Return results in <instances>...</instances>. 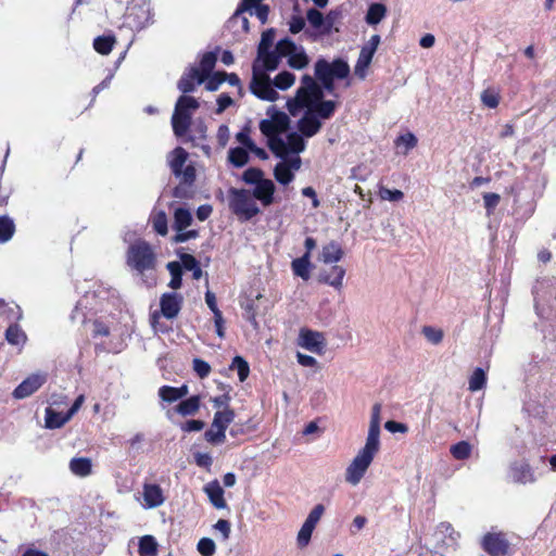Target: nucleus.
<instances>
[{
	"mask_svg": "<svg viewBox=\"0 0 556 556\" xmlns=\"http://www.w3.org/2000/svg\"><path fill=\"white\" fill-rule=\"evenodd\" d=\"M323 98L321 87L313 77L304 75L295 97L287 102V108L293 116L300 114L302 110H306V113L298 123V128L307 138L319 131L321 123L318 117L326 119L334 112L336 102L323 101Z\"/></svg>",
	"mask_w": 556,
	"mask_h": 556,
	"instance_id": "obj_1",
	"label": "nucleus"
},
{
	"mask_svg": "<svg viewBox=\"0 0 556 556\" xmlns=\"http://www.w3.org/2000/svg\"><path fill=\"white\" fill-rule=\"evenodd\" d=\"M267 116L268 118L260 123V129L268 138L269 148L276 156L299 154L305 150V142L300 134H285L289 126L286 113L270 108Z\"/></svg>",
	"mask_w": 556,
	"mask_h": 556,
	"instance_id": "obj_2",
	"label": "nucleus"
},
{
	"mask_svg": "<svg viewBox=\"0 0 556 556\" xmlns=\"http://www.w3.org/2000/svg\"><path fill=\"white\" fill-rule=\"evenodd\" d=\"M379 450L380 445L365 442L345 468L344 480L348 484L355 486L362 481Z\"/></svg>",
	"mask_w": 556,
	"mask_h": 556,
	"instance_id": "obj_3",
	"label": "nucleus"
},
{
	"mask_svg": "<svg viewBox=\"0 0 556 556\" xmlns=\"http://www.w3.org/2000/svg\"><path fill=\"white\" fill-rule=\"evenodd\" d=\"M199 102L190 96H181L175 105L172 116L173 130L176 136H184L189 129L191 117L198 110Z\"/></svg>",
	"mask_w": 556,
	"mask_h": 556,
	"instance_id": "obj_4",
	"label": "nucleus"
},
{
	"mask_svg": "<svg viewBox=\"0 0 556 556\" xmlns=\"http://www.w3.org/2000/svg\"><path fill=\"white\" fill-rule=\"evenodd\" d=\"M350 73L349 64L343 60H336L332 63L320 59L315 64V75L323 83L325 89H333V79L345 78Z\"/></svg>",
	"mask_w": 556,
	"mask_h": 556,
	"instance_id": "obj_5",
	"label": "nucleus"
},
{
	"mask_svg": "<svg viewBox=\"0 0 556 556\" xmlns=\"http://www.w3.org/2000/svg\"><path fill=\"white\" fill-rule=\"evenodd\" d=\"M126 261L129 267L142 274L154 268L155 254L147 242L137 241L128 248Z\"/></svg>",
	"mask_w": 556,
	"mask_h": 556,
	"instance_id": "obj_6",
	"label": "nucleus"
},
{
	"mask_svg": "<svg viewBox=\"0 0 556 556\" xmlns=\"http://www.w3.org/2000/svg\"><path fill=\"white\" fill-rule=\"evenodd\" d=\"M168 165L173 174L185 184H192L195 179V167L193 162L189 161L188 152L178 147L167 156Z\"/></svg>",
	"mask_w": 556,
	"mask_h": 556,
	"instance_id": "obj_7",
	"label": "nucleus"
},
{
	"mask_svg": "<svg viewBox=\"0 0 556 556\" xmlns=\"http://www.w3.org/2000/svg\"><path fill=\"white\" fill-rule=\"evenodd\" d=\"M229 206L231 211L243 220L252 218L260 212L255 199L248 190H232Z\"/></svg>",
	"mask_w": 556,
	"mask_h": 556,
	"instance_id": "obj_8",
	"label": "nucleus"
},
{
	"mask_svg": "<svg viewBox=\"0 0 556 556\" xmlns=\"http://www.w3.org/2000/svg\"><path fill=\"white\" fill-rule=\"evenodd\" d=\"M233 419L235 413L232 409L217 410L210 429L204 433L205 440L212 444L224 443L226 441V430Z\"/></svg>",
	"mask_w": 556,
	"mask_h": 556,
	"instance_id": "obj_9",
	"label": "nucleus"
},
{
	"mask_svg": "<svg viewBox=\"0 0 556 556\" xmlns=\"http://www.w3.org/2000/svg\"><path fill=\"white\" fill-rule=\"evenodd\" d=\"M280 161L274 167V177L282 186L291 184L295 178V173L302 166V160L299 154H286L279 156Z\"/></svg>",
	"mask_w": 556,
	"mask_h": 556,
	"instance_id": "obj_10",
	"label": "nucleus"
},
{
	"mask_svg": "<svg viewBox=\"0 0 556 556\" xmlns=\"http://www.w3.org/2000/svg\"><path fill=\"white\" fill-rule=\"evenodd\" d=\"M278 53L288 59L290 67L302 70L309 63V59L303 47L296 46L289 39H282L277 43Z\"/></svg>",
	"mask_w": 556,
	"mask_h": 556,
	"instance_id": "obj_11",
	"label": "nucleus"
},
{
	"mask_svg": "<svg viewBox=\"0 0 556 556\" xmlns=\"http://www.w3.org/2000/svg\"><path fill=\"white\" fill-rule=\"evenodd\" d=\"M250 89L262 100L275 101L278 98V92L273 87L268 75L258 70H253Z\"/></svg>",
	"mask_w": 556,
	"mask_h": 556,
	"instance_id": "obj_12",
	"label": "nucleus"
},
{
	"mask_svg": "<svg viewBox=\"0 0 556 556\" xmlns=\"http://www.w3.org/2000/svg\"><path fill=\"white\" fill-rule=\"evenodd\" d=\"M380 43V37L374 35L368 42L362 48L357 62L354 66V73L359 79H364L367 75V70L371 63L374 54Z\"/></svg>",
	"mask_w": 556,
	"mask_h": 556,
	"instance_id": "obj_13",
	"label": "nucleus"
},
{
	"mask_svg": "<svg viewBox=\"0 0 556 556\" xmlns=\"http://www.w3.org/2000/svg\"><path fill=\"white\" fill-rule=\"evenodd\" d=\"M174 228L177 231L174 238L175 242H185L197 237L198 233L195 230L186 231L192 220L191 213L188 210L182 207L177 208L174 213Z\"/></svg>",
	"mask_w": 556,
	"mask_h": 556,
	"instance_id": "obj_14",
	"label": "nucleus"
},
{
	"mask_svg": "<svg viewBox=\"0 0 556 556\" xmlns=\"http://www.w3.org/2000/svg\"><path fill=\"white\" fill-rule=\"evenodd\" d=\"M299 345L309 352L323 355L326 348V339L320 332L303 329L299 334Z\"/></svg>",
	"mask_w": 556,
	"mask_h": 556,
	"instance_id": "obj_15",
	"label": "nucleus"
},
{
	"mask_svg": "<svg viewBox=\"0 0 556 556\" xmlns=\"http://www.w3.org/2000/svg\"><path fill=\"white\" fill-rule=\"evenodd\" d=\"M482 548L490 556H505L508 553L509 543L503 533H488L482 539Z\"/></svg>",
	"mask_w": 556,
	"mask_h": 556,
	"instance_id": "obj_16",
	"label": "nucleus"
},
{
	"mask_svg": "<svg viewBox=\"0 0 556 556\" xmlns=\"http://www.w3.org/2000/svg\"><path fill=\"white\" fill-rule=\"evenodd\" d=\"M47 380L46 374H33L24 379L13 391L15 399H25L35 393Z\"/></svg>",
	"mask_w": 556,
	"mask_h": 556,
	"instance_id": "obj_17",
	"label": "nucleus"
},
{
	"mask_svg": "<svg viewBox=\"0 0 556 556\" xmlns=\"http://www.w3.org/2000/svg\"><path fill=\"white\" fill-rule=\"evenodd\" d=\"M138 501L144 508H155L164 503L165 496L160 485L146 483Z\"/></svg>",
	"mask_w": 556,
	"mask_h": 556,
	"instance_id": "obj_18",
	"label": "nucleus"
},
{
	"mask_svg": "<svg viewBox=\"0 0 556 556\" xmlns=\"http://www.w3.org/2000/svg\"><path fill=\"white\" fill-rule=\"evenodd\" d=\"M275 190V184L270 179L264 178L255 185L252 197L260 200L264 206H268L274 202Z\"/></svg>",
	"mask_w": 556,
	"mask_h": 556,
	"instance_id": "obj_19",
	"label": "nucleus"
},
{
	"mask_svg": "<svg viewBox=\"0 0 556 556\" xmlns=\"http://www.w3.org/2000/svg\"><path fill=\"white\" fill-rule=\"evenodd\" d=\"M282 58L277 48L274 51L266 50L263 55L257 52V58L253 63V70H258L261 72L274 71L278 67L279 60Z\"/></svg>",
	"mask_w": 556,
	"mask_h": 556,
	"instance_id": "obj_20",
	"label": "nucleus"
},
{
	"mask_svg": "<svg viewBox=\"0 0 556 556\" xmlns=\"http://www.w3.org/2000/svg\"><path fill=\"white\" fill-rule=\"evenodd\" d=\"M201 397L200 395H193L187 400L181 401L178 405H176L173 409L166 413V416L172 419L173 414L177 413L180 416H193L200 409Z\"/></svg>",
	"mask_w": 556,
	"mask_h": 556,
	"instance_id": "obj_21",
	"label": "nucleus"
},
{
	"mask_svg": "<svg viewBox=\"0 0 556 556\" xmlns=\"http://www.w3.org/2000/svg\"><path fill=\"white\" fill-rule=\"evenodd\" d=\"M182 299L177 293H165L161 298V312L166 318H174L178 315Z\"/></svg>",
	"mask_w": 556,
	"mask_h": 556,
	"instance_id": "obj_22",
	"label": "nucleus"
},
{
	"mask_svg": "<svg viewBox=\"0 0 556 556\" xmlns=\"http://www.w3.org/2000/svg\"><path fill=\"white\" fill-rule=\"evenodd\" d=\"M381 404L376 403L371 408L370 422L366 442L380 445V421H381Z\"/></svg>",
	"mask_w": 556,
	"mask_h": 556,
	"instance_id": "obj_23",
	"label": "nucleus"
},
{
	"mask_svg": "<svg viewBox=\"0 0 556 556\" xmlns=\"http://www.w3.org/2000/svg\"><path fill=\"white\" fill-rule=\"evenodd\" d=\"M306 18L309 25L320 35L329 34L332 28V21L329 17H324V15L315 9L307 11Z\"/></svg>",
	"mask_w": 556,
	"mask_h": 556,
	"instance_id": "obj_24",
	"label": "nucleus"
},
{
	"mask_svg": "<svg viewBox=\"0 0 556 556\" xmlns=\"http://www.w3.org/2000/svg\"><path fill=\"white\" fill-rule=\"evenodd\" d=\"M205 80L203 73L200 70L192 67L180 78L178 89L184 92H190L194 89L195 85H200Z\"/></svg>",
	"mask_w": 556,
	"mask_h": 556,
	"instance_id": "obj_25",
	"label": "nucleus"
},
{
	"mask_svg": "<svg viewBox=\"0 0 556 556\" xmlns=\"http://www.w3.org/2000/svg\"><path fill=\"white\" fill-rule=\"evenodd\" d=\"M344 252L340 243L337 241H330L325 244L320 251L319 260L323 263L331 264L341 261Z\"/></svg>",
	"mask_w": 556,
	"mask_h": 556,
	"instance_id": "obj_26",
	"label": "nucleus"
},
{
	"mask_svg": "<svg viewBox=\"0 0 556 556\" xmlns=\"http://www.w3.org/2000/svg\"><path fill=\"white\" fill-rule=\"evenodd\" d=\"M236 140L242 146V148H244L247 151L249 150L258 159L266 160L268 157L266 151L262 148H258L254 140L251 138L249 129L245 128L238 132L236 135Z\"/></svg>",
	"mask_w": 556,
	"mask_h": 556,
	"instance_id": "obj_27",
	"label": "nucleus"
},
{
	"mask_svg": "<svg viewBox=\"0 0 556 556\" xmlns=\"http://www.w3.org/2000/svg\"><path fill=\"white\" fill-rule=\"evenodd\" d=\"M188 393L189 388L187 384H184L179 388L163 386L159 389V396L161 397L162 401L167 403H174L185 397Z\"/></svg>",
	"mask_w": 556,
	"mask_h": 556,
	"instance_id": "obj_28",
	"label": "nucleus"
},
{
	"mask_svg": "<svg viewBox=\"0 0 556 556\" xmlns=\"http://www.w3.org/2000/svg\"><path fill=\"white\" fill-rule=\"evenodd\" d=\"M204 492L216 508L225 507L224 490L217 480L208 482L204 486Z\"/></svg>",
	"mask_w": 556,
	"mask_h": 556,
	"instance_id": "obj_29",
	"label": "nucleus"
},
{
	"mask_svg": "<svg viewBox=\"0 0 556 556\" xmlns=\"http://www.w3.org/2000/svg\"><path fill=\"white\" fill-rule=\"evenodd\" d=\"M311 257L308 253L295 258L291 263L292 271L295 276L301 277L303 280H308L311 277Z\"/></svg>",
	"mask_w": 556,
	"mask_h": 556,
	"instance_id": "obj_30",
	"label": "nucleus"
},
{
	"mask_svg": "<svg viewBox=\"0 0 556 556\" xmlns=\"http://www.w3.org/2000/svg\"><path fill=\"white\" fill-rule=\"evenodd\" d=\"M71 471L78 477H87L91 473L92 462L88 457H75L70 462Z\"/></svg>",
	"mask_w": 556,
	"mask_h": 556,
	"instance_id": "obj_31",
	"label": "nucleus"
},
{
	"mask_svg": "<svg viewBox=\"0 0 556 556\" xmlns=\"http://www.w3.org/2000/svg\"><path fill=\"white\" fill-rule=\"evenodd\" d=\"M417 137L409 131L400 135L394 141L396 149L403 155L408 154V152L417 146Z\"/></svg>",
	"mask_w": 556,
	"mask_h": 556,
	"instance_id": "obj_32",
	"label": "nucleus"
},
{
	"mask_svg": "<svg viewBox=\"0 0 556 556\" xmlns=\"http://www.w3.org/2000/svg\"><path fill=\"white\" fill-rule=\"evenodd\" d=\"M72 416H70V413L66 414L58 413L53 410L52 408L46 409V427L50 429H55L62 427L64 424H66Z\"/></svg>",
	"mask_w": 556,
	"mask_h": 556,
	"instance_id": "obj_33",
	"label": "nucleus"
},
{
	"mask_svg": "<svg viewBox=\"0 0 556 556\" xmlns=\"http://www.w3.org/2000/svg\"><path fill=\"white\" fill-rule=\"evenodd\" d=\"M386 14L387 8L384 4L372 3L368 8L365 20L369 25H377L384 18Z\"/></svg>",
	"mask_w": 556,
	"mask_h": 556,
	"instance_id": "obj_34",
	"label": "nucleus"
},
{
	"mask_svg": "<svg viewBox=\"0 0 556 556\" xmlns=\"http://www.w3.org/2000/svg\"><path fill=\"white\" fill-rule=\"evenodd\" d=\"M140 556H155L157 553V542L152 535H143L139 540Z\"/></svg>",
	"mask_w": 556,
	"mask_h": 556,
	"instance_id": "obj_35",
	"label": "nucleus"
},
{
	"mask_svg": "<svg viewBox=\"0 0 556 556\" xmlns=\"http://www.w3.org/2000/svg\"><path fill=\"white\" fill-rule=\"evenodd\" d=\"M228 161L236 167H242L249 162L248 151L242 147L230 149Z\"/></svg>",
	"mask_w": 556,
	"mask_h": 556,
	"instance_id": "obj_36",
	"label": "nucleus"
},
{
	"mask_svg": "<svg viewBox=\"0 0 556 556\" xmlns=\"http://www.w3.org/2000/svg\"><path fill=\"white\" fill-rule=\"evenodd\" d=\"M486 384V375L482 368H476L468 381V389L471 392L482 390Z\"/></svg>",
	"mask_w": 556,
	"mask_h": 556,
	"instance_id": "obj_37",
	"label": "nucleus"
},
{
	"mask_svg": "<svg viewBox=\"0 0 556 556\" xmlns=\"http://www.w3.org/2000/svg\"><path fill=\"white\" fill-rule=\"evenodd\" d=\"M134 10L135 8L129 9V13L127 15L128 26L137 29L143 28L149 21V11L147 9L141 8L139 10V14H137L138 21H136L132 18V16L135 15Z\"/></svg>",
	"mask_w": 556,
	"mask_h": 556,
	"instance_id": "obj_38",
	"label": "nucleus"
},
{
	"mask_svg": "<svg viewBox=\"0 0 556 556\" xmlns=\"http://www.w3.org/2000/svg\"><path fill=\"white\" fill-rule=\"evenodd\" d=\"M5 337L8 342L14 345H23L26 342V334L16 325H12L7 329Z\"/></svg>",
	"mask_w": 556,
	"mask_h": 556,
	"instance_id": "obj_39",
	"label": "nucleus"
},
{
	"mask_svg": "<svg viewBox=\"0 0 556 556\" xmlns=\"http://www.w3.org/2000/svg\"><path fill=\"white\" fill-rule=\"evenodd\" d=\"M345 276V269L341 266H333L329 274L326 276L325 281L331 287L341 288L343 278Z\"/></svg>",
	"mask_w": 556,
	"mask_h": 556,
	"instance_id": "obj_40",
	"label": "nucleus"
},
{
	"mask_svg": "<svg viewBox=\"0 0 556 556\" xmlns=\"http://www.w3.org/2000/svg\"><path fill=\"white\" fill-rule=\"evenodd\" d=\"M181 265L186 270L192 271V276L194 279H200L202 276V270L199 266L198 261L189 254H185L181 256Z\"/></svg>",
	"mask_w": 556,
	"mask_h": 556,
	"instance_id": "obj_41",
	"label": "nucleus"
},
{
	"mask_svg": "<svg viewBox=\"0 0 556 556\" xmlns=\"http://www.w3.org/2000/svg\"><path fill=\"white\" fill-rule=\"evenodd\" d=\"M14 230V224L10 218L0 217V243L9 241L12 238Z\"/></svg>",
	"mask_w": 556,
	"mask_h": 556,
	"instance_id": "obj_42",
	"label": "nucleus"
},
{
	"mask_svg": "<svg viewBox=\"0 0 556 556\" xmlns=\"http://www.w3.org/2000/svg\"><path fill=\"white\" fill-rule=\"evenodd\" d=\"M230 369L237 370L240 381H244L250 374L249 364L241 356H236L232 359Z\"/></svg>",
	"mask_w": 556,
	"mask_h": 556,
	"instance_id": "obj_43",
	"label": "nucleus"
},
{
	"mask_svg": "<svg viewBox=\"0 0 556 556\" xmlns=\"http://www.w3.org/2000/svg\"><path fill=\"white\" fill-rule=\"evenodd\" d=\"M315 525L316 523H303L296 538V543L300 548L305 547L309 543Z\"/></svg>",
	"mask_w": 556,
	"mask_h": 556,
	"instance_id": "obj_44",
	"label": "nucleus"
},
{
	"mask_svg": "<svg viewBox=\"0 0 556 556\" xmlns=\"http://www.w3.org/2000/svg\"><path fill=\"white\" fill-rule=\"evenodd\" d=\"M295 76L290 72L283 71L275 77L274 85L281 90H287L293 86Z\"/></svg>",
	"mask_w": 556,
	"mask_h": 556,
	"instance_id": "obj_45",
	"label": "nucleus"
},
{
	"mask_svg": "<svg viewBox=\"0 0 556 556\" xmlns=\"http://www.w3.org/2000/svg\"><path fill=\"white\" fill-rule=\"evenodd\" d=\"M216 54L213 52L205 53L200 62V66L197 67L200 70V73H203V77L206 79V77L210 75L211 71L213 70L215 63H216Z\"/></svg>",
	"mask_w": 556,
	"mask_h": 556,
	"instance_id": "obj_46",
	"label": "nucleus"
},
{
	"mask_svg": "<svg viewBox=\"0 0 556 556\" xmlns=\"http://www.w3.org/2000/svg\"><path fill=\"white\" fill-rule=\"evenodd\" d=\"M115 39L111 36L98 37L93 47L101 54H109L114 46Z\"/></svg>",
	"mask_w": 556,
	"mask_h": 556,
	"instance_id": "obj_47",
	"label": "nucleus"
},
{
	"mask_svg": "<svg viewBox=\"0 0 556 556\" xmlns=\"http://www.w3.org/2000/svg\"><path fill=\"white\" fill-rule=\"evenodd\" d=\"M451 454L456 459H467L471 454V446L466 441L458 442L451 447Z\"/></svg>",
	"mask_w": 556,
	"mask_h": 556,
	"instance_id": "obj_48",
	"label": "nucleus"
},
{
	"mask_svg": "<svg viewBox=\"0 0 556 556\" xmlns=\"http://www.w3.org/2000/svg\"><path fill=\"white\" fill-rule=\"evenodd\" d=\"M243 12H249L250 15H255L262 24L267 21L268 16V7L257 3L249 7H243Z\"/></svg>",
	"mask_w": 556,
	"mask_h": 556,
	"instance_id": "obj_49",
	"label": "nucleus"
},
{
	"mask_svg": "<svg viewBox=\"0 0 556 556\" xmlns=\"http://www.w3.org/2000/svg\"><path fill=\"white\" fill-rule=\"evenodd\" d=\"M152 223L153 228L157 233H160L161 236H165L167 233V217L164 212H156L152 216Z\"/></svg>",
	"mask_w": 556,
	"mask_h": 556,
	"instance_id": "obj_50",
	"label": "nucleus"
},
{
	"mask_svg": "<svg viewBox=\"0 0 556 556\" xmlns=\"http://www.w3.org/2000/svg\"><path fill=\"white\" fill-rule=\"evenodd\" d=\"M481 101L485 106L495 109L500 103V93L494 89H486L481 93Z\"/></svg>",
	"mask_w": 556,
	"mask_h": 556,
	"instance_id": "obj_51",
	"label": "nucleus"
},
{
	"mask_svg": "<svg viewBox=\"0 0 556 556\" xmlns=\"http://www.w3.org/2000/svg\"><path fill=\"white\" fill-rule=\"evenodd\" d=\"M378 194L381 200L390 201V202H399L404 198V193L401 190L394 189H388L386 187H380Z\"/></svg>",
	"mask_w": 556,
	"mask_h": 556,
	"instance_id": "obj_52",
	"label": "nucleus"
},
{
	"mask_svg": "<svg viewBox=\"0 0 556 556\" xmlns=\"http://www.w3.org/2000/svg\"><path fill=\"white\" fill-rule=\"evenodd\" d=\"M422 333L433 344H439L443 339V331L439 328L427 326L422 328Z\"/></svg>",
	"mask_w": 556,
	"mask_h": 556,
	"instance_id": "obj_53",
	"label": "nucleus"
},
{
	"mask_svg": "<svg viewBox=\"0 0 556 556\" xmlns=\"http://www.w3.org/2000/svg\"><path fill=\"white\" fill-rule=\"evenodd\" d=\"M264 173L258 169V168H248L244 173H243V180L247 182V184H251V185H257L260 181H262L264 179Z\"/></svg>",
	"mask_w": 556,
	"mask_h": 556,
	"instance_id": "obj_54",
	"label": "nucleus"
},
{
	"mask_svg": "<svg viewBox=\"0 0 556 556\" xmlns=\"http://www.w3.org/2000/svg\"><path fill=\"white\" fill-rule=\"evenodd\" d=\"M501 201V195L494 192H488L483 194V202L486 213L490 215L493 213L494 208L498 205Z\"/></svg>",
	"mask_w": 556,
	"mask_h": 556,
	"instance_id": "obj_55",
	"label": "nucleus"
},
{
	"mask_svg": "<svg viewBox=\"0 0 556 556\" xmlns=\"http://www.w3.org/2000/svg\"><path fill=\"white\" fill-rule=\"evenodd\" d=\"M206 89L210 91H215L218 89L219 85L226 80V73L217 72L212 76L206 77Z\"/></svg>",
	"mask_w": 556,
	"mask_h": 556,
	"instance_id": "obj_56",
	"label": "nucleus"
},
{
	"mask_svg": "<svg viewBox=\"0 0 556 556\" xmlns=\"http://www.w3.org/2000/svg\"><path fill=\"white\" fill-rule=\"evenodd\" d=\"M275 40V33L271 29H268L263 33L261 42L258 45V51L261 55H263L266 50H270L273 42Z\"/></svg>",
	"mask_w": 556,
	"mask_h": 556,
	"instance_id": "obj_57",
	"label": "nucleus"
},
{
	"mask_svg": "<svg viewBox=\"0 0 556 556\" xmlns=\"http://www.w3.org/2000/svg\"><path fill=\"white\" fill-rule=\"evenodd\" d=\"M198 551L203 556H212L215 552V543L212 539L203 538L198 543Z\"/></svg>",
	"mask_w": 556,
	"mask_h": 556,
	"instance_id": "obj_58",
	"label": "nucleus"
},
{
	"mask_svg": "<svg viewBox=\"0 0 556 556\" xmlns=\"http://www.w3.org/2000/svg\"><path fill=\"white\" fill-rule=\"evenodd\" d=\"M193 369H194V371L198 374V376L200 378H205L211 372L210 364L207 362L203 361V359H200V358H194L193 359Z\"/></svg>",
	"mask_w": 556,
	"mask_h": 556,
	"instance_id": "obj_59",
	"label": "nucleus"
},
{
	"mask_svg": "<svg viewBox=\"0 0 556 556\" xmlns=\"http://www.w3.org/2000/svg\"><path fill=\"white\" fill-rule=\"evenodd\" d=\"M194 462L199 467L205 468L207 470L211 468L213 463L210 454L200 452L194 454Z\"/></svg>",
	"mask_w": 556,
	"mask_h": 556,
	"instance_id": "obj_60",
	"label": "nucleus"
},
{
	"mask_svg": "<svg viewBox=\"0 0 556 556\" xmlns=\"http://www.w3.org/2000/svg\"><path fill=\"white\" fill-rule=\"evenodd\" d=\"M230 533V523H214V534L223 540L226 541L229 538Z\"/></svg>",
	"mask_w": 556,
	"mask_h": 556,
	"instance_id": "obj_61",
	"label": "nucleus"
},
{
	"mask_svg": "<svg viewBox=\"0 0 556 556\" xmlns=\"http://www.w3.org/2000/svg\"><path fill=\"white\" fill-rule=\"evenodd\" d=\"M296 359H298V363L300 365H302L303 367L315 368L318 366L317 359L311 355H306V354L298 352Z\"/></svg>",
	"mask_w": 556,
	"mask_h": 556,
	"instance_id": "obj_62",
	"label": "nucleus"
},
{
	"mask_svg": "<svg viewBox=\"0 0 556 556\" xmlns=\"http://www.w3.org/2000/svg\"><path fill=\"white\" fill-rule=\"evenodd\" d=\"M384 428L391 433H396V432L406 433L408 431V427L405 424L394 421V420L387 421L384 424Z\"/></svg>",
	"mask_w": 556,
	"mask_h": 556,
	"instance_id": "obj_63",
	"label": "nucleus"
},
{
	"mask_svg": "<svg viewBox=\"0 0 556 556\" xmlns=\"http://www.w3.org/2000/svg\"><path fill=\"white\" fill-rule=\"evenodd\" d=\"M205 424L201 420H188L181 424L180 428L185 432H197L204 428Z\"/></svg>",
	"mask_w": 556,
	"mask_h": 556,
	"instance_id": "obj_64",
	"label": "nucleus"
}]
</instances>
